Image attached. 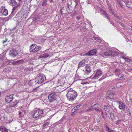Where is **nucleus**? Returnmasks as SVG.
Returning a JSON list of instances; mask_svg holds the SVG:
<instances>
[{"label": "nucleus", "instance_id": "obj_1", "mask_svg": "<svg viewBox=\"0 0 132 132\" xmlns=\"http://www.w3.org/2000/svg\"><path fill=\"white\" fill-rule=\"evenodd\" d=\"M77 95V92L70 88L67 94L68 99L71 101H73L75 99Z\"/></svg>", "mask_w": 132, "mask_h": 132}, {"label": "nucleus", "instance_id": "obj_2", "mask_svg": "<svg viewBox=\"0 0 132 132\" xmlns=\"http://www.w3.org/2000/svg\"><path fill=\"white\" fill-rule=\"evenodd\" d=\"M44 113L43 110L38 109L34 111L32 115V117L34 119H37V118L42 116Z\"/></svg>", "mask_w": 132, "mask_h": 132}, {"label": "nucleus", "instance_id": "obj_3", "mask_svg": "<svg viewBox=\"0 0 132 132\" xmlns=\"http://www.w3.org/2000/svg\"><path fill=\"white\" fill-rule=\"evenodd\" d=\"M29 51L31 52L35 53L39 51L42 48L40 46H38L35 44H31L29 47Z\"/></svg>", "mask_w": 132, "mask_h": 132}, {"label": "nucleus", "instance_id": "obj_4", "mask_svg": "<svg viewBox=\"0 0 132 132\" xmlns=\"http://www.w3.org/2000/svg\"><path fill=\"white\" fill-rule=\"evenodd\" d=\"M45 75L42 73H39L36 78V82L40 84L43 83L45 80Z\"/></svg>", "mask_w": 132, "mask_h": 132}, {"label": "nucleus", "instance_id": "obj_5", "mask_svg": "<svg viewBox=\"0 0 132 132\" xmlns=\"http://www.w3.org/2000/svg\"><path fill=\"white\" fill-rule=\"evenodd\" d=\"M57 95L55 92L51 93L48 96V99L50 102H52L56 100L57 99Z\"/></svg>", "mask_w": 132, "mask_h": 132}, {"label": "nucleus", "instance_id": "obj_6", "mask_svg": "<svg viewBox=\"0 0 132 132\" xmlns=\"http://www.w3.org/2000/svg\"><path fill=\"white\" fill-rule=\"evenodd\" d=\"M67 85L66 83H64L62 85L58 86L59 89L57 90L58 92H61L65 90L68 87H66V86Z\"/></svg>", "mask_w": 132, "mask_h": 132}, {"label": "nucleus", "instance_id": "obj_7", "mask_svg": "<svg viewBox=\"0 0 132 132\" xmlns=\"http://www.w3.org/2000/svg\"><path fill=\"white\" fill-rule=\"evenodd\" d=\"M106 98L108 99L109 98L111 100H114L115 98V95L114 92H108L107 94Z\"/></svg>", "mask_w": 132, "mask_h": 132}, {"label": "nucleus", "instance_id": "obj_8", "mask_svg": "<svg viewBox=\"0 0 132 132\" xmlns=\"http://www.w3.org/2000/svg\"><path fill=\"white\" fill-rule=\"evenodd\" d=\"M0 12L2 15L6 16L8 14V11L5 7H2L0 8Z\"/></svg>", "mask_w": 132, "mask_h": 132}, {"label": "nucleus", "instance_id": "obj_9", "mask_svg": "<svg viewBox=\"0 0 132 132\" xmlns=\"http://www.w3.org/2000/svg\"><path fill=\"white\" fill-rule=\"evenodd\" d=\"M86 70L84 72V75H88L91 72V69L90 66L88 65H86L85 67Z\"/></svg>", "mask_w": 132, "mask_h": 132}, {"label": "nucleus", "instance_id": "obj_10", "mask_svg": "<svg viewBox=\"0 0 132 132\" xmlns=\"http://www.w3.org/2000/svg\"><path fill=\"white\" fill-rule=\"evenodd\" d=\"M122 1L126 5L127 7L132 8V2L131 1H129L128 0H122Z\"/></svg>", "mask_w": 132, "mask_h": 132}, {"label": "nucleus", "instance_id": "obj_11", "mask_svg": "<svg viewBox=\"0 0 132 132\" xmlns=\"http://www.w3.org/2000/svg\"><path fill=\"white\" fill-rule=\"evenodd\" d=\"M97 51L95 49H93L90 51H89L88 52L85 53V55H86L88 56H91L96 54L97 53Z\"/></svg>", "mask_w": 132, "mask_h": 132}, {"label": "nucleus", "instance_id": "obj_12", "mask_svg": "<svg viewBox=\"0 0 132 132\" xmlns=\"http://www.w3.org/2000/svg\"><path fill=\"white\" fill-rule=\"evenodd\" d=\"M80 106H82V105H79L74 107L72 110V112L71 114V115L73 116L75 114L76 111L77 110H79L80 109Z\"/></svg>", "mask_w": 132, "mask_h": 132}, {"label": "nucleus", "instance_id": "obj_13", "mask_svg": "<svg viewBox=\"0 0 132 132\" xmlns=\"http://www.w3.org/2000/svg\"><path fill=\"white\" fill-rule=\"evenodd\" d=\"M13 96L12 95H10L7 96L5 98V101L7 102L10 103L12 101Z\"/></svg>", "mask_w": 132, "mask_h": 132}, {"label": "nucleus", "instance_id": "obj_14", "mask_svg": "<svg viewBox=\"0 0 132 132\" xmlns=\"http://www.w3.org/2000/svg\"><path fill=\"white\" fill-rule=\"evenodd\" d=\"M102 75V72L100 69H98L96 71L95 76L93 77V78L96 79V78L101 76Z\"/></svg>", "mask_w": 132, "mask_h": 132}, {"label": "nucleus", "instance_id": "obj_15", "mask_svg": "<svg viewBox=\"0 0 132 132\" xmlns=\"http://www.w3.org/2000/svg\"><path fill=\"white\" fill-rule=\"evenodd\" d=\"M18 54V52L16 50L13 49L10 51V55L13 57H14L16 56Z\"/></svg>", "mask_w": 132, "mask_h": 132}, {"label": "nucleus", "instance_id": "obj_16", "mask_svg": "<svg viewBox=\"0 0 132 132\" xmlns=\"http://www.w3.org/2000/svg\"><path fill=\"white\" fill-rule=\"evenodd\" d=\"M119 108L122 109L123 111H124L125 109V104L123 103H122L121 102H119Z\"/></svg>", "mask_w": 132, "mask_h": 132}, {"label": "nucleus", "instance_id": "obj_17", "mask_svg": "<svg viewBox=\"0 0 132 132\" xmlns=\"http://www.w3.org/2000/svg\"><path fill=\"white\" fill-rule=\"evenodd\" d=\"M50 55L47 53H45L43 54L40 55L39 56V58H45L48 57Z\"/></svg>", "mask_w": 132, "mask_h": 132}, {"label": "nucleus", "instance_id": "obj_18", "mask_svg": "<svg viewBox=\"0 0 132 132\" xmlns=\"http://www.w3.org/2000/svg\"><path fill=\"white\" fill-rule=\"evenodd\" d=\"M18 101L17 100H15L14 101L11 103L10 104V106L11 107H13L17 105L18 103Z\"/></svg>", "mask_w": 132, "mask_h": 132}, {"label": "nucleus", "instance_id": "obj_19", "mask_svg": "<svg viewBox=\"0 0 132 132\" xmlns=\"http://www.w3.org/2000/svg\"><path fill=\"white\" fill-rule=\"evenodd\" d=\"M0 130L1 132H8V130L4 126L0 127Z\"/></svg>", "mask_w": 132, "mask_h": 132}, {"label": "nucleus", "instance_id": "obj_20", "mask_svg": "<svg viewBox=\"0 0 132 132\" xmlns=\"http://www.w3.org/2000/svg\"><path fill=\"white\" fill-rule=\"evenodd\" d=\"M98 104H97L93 105V108H94L93 109H94L97 112H100V110L98 109Z\"/></svg>", "mask_w": 132, "mask_h": 132}, {"label": "nucleus", "instance_id": "obj_21", "mask_svg": "<svg viewBox=\"0 0 132 132\" xmlns=\"http://www.w3.org/2000/svg\"><path fill=\"white\" fill-rule=\"evenodd\" d=\"M112 50H109L105 52L103 54L105 56H109L112 55Z\"/></svg>", "mask_w": 132, "mask_h": 132}, {"label": "nucleus", "instance_id": "obj_22", "mask_svg": "<svg viewBox=\"0 0 132 132\" xmlns=\"http://www.w3.org/2000/svg\"><path fill=\"white\" fill-rule=\"evenodd\" d=\"M78 87L80 89H82V80H79L77 82Z\"/></svg>", "mask_w": 132, "mask_h": 132}, {"label": "nucleus", "instance_id": "obj_23", "mask_svg": "<svg viewBox=\"0 0 132 132\" xmlns=\"http://www.w3.org/2000/svg\"><path fill=\"white\" fill-rule=\"evenodd\" d=\"M10 5L12 6H15L17 4V2L15 0H10Z\"/></svg>", "mask_w": 132, "mask_h": 132}, {"label": "nucleus", "instance_id": "obj_24", "mask_svg": "<svg viewBox=\"0 0 132 132\" xmlns=\"http://www.w3.org/2000/svg\"><path fill=\"white\" fill-rule=\"evenodd\" d=\"M24 61L23 60H18L15 62H13L12 64H18L21 63H22Z\"/></svg>", "mask_w": 132, "mask_h": 132}, {"label": "nucleus", "instance_id": "obj_25", "mask_svg": "<svg viewBox=\"0 0 132 132\" xmlns=\"http://www.w3.org/2000/svg\"><path fill=\"white\" fill-rule=\"evenodd\" d=\"M33 69L32 67H28L25 68L24 69V71H32Z\"/></svg>", "mask_w": 132, "mask_h": 132}, {"label": "nucleus", "instance_id": "obj_26", "mask_svg": "<svg viewBox=\"0 0 132 132\" xmlns=\"http://www.w3.org/2000/svg\"><path fill=\"white\" fill-rule=\"evenodd\" d=\"M118 2L119 4V6L121 8H124V6L120 0H118Z\"/></svg>", "mask_w": 132, "mask_h": 132}, {"label": "nucleus", "instance_id": "obj_27", "mask_svg": "<svg viewBox=\"0 0 132 132\" xmlns=\"http://www.w3.org/2000/svg\"><path fill=\"white\" fill-rule=\"evenodd\" d=\"M104 109L105 111L109 112L110 111V108L108 105H105L104 106Z\"/></svg>", "mask_w": 132, "mask_h": 132}, {"label": "nucleus", "instance_id": "obj_28", "mask_svg": "<svg viewBox=\"0 0 132 132\" xmlns=\"http://www.w3.org/2000/svg\"><path fill=\"white\" fill-rule=\"evenodd\" d=\"M101 11L102 12V13L105 16L108 15V14L107 13L105 10H104L103 9H101Z\"/></svg>", "mask_w": 132, "mask_h": 132}, {"label": "nucleus", "instance_id": "obj_29", "mask_svg": "<svg viewBox=\"0 0 132 132\" xmlns=\"http://www.w3.org/2000/svg\"><path fill=\"white\" fill-rule=\"evenodd\" d=\"M110 117L111 119L112 120H113L115 118V117L114 115V113L113 112H111L110 113Z\"/></svg>", "mask_w": 132, "mask_h": 132}, {"label": "nucleus", "instance_id": "obj_30", "mask_svg": "<svg viewBox=\"0 0 132 132\" xmlns=\"http://www.w3.org/2000/svg\"><path fill=\"white\" fill-rule=\"evenodd\" d=\"M20 3L19 4H18L15 6L13 7L12 13H13L15 10L16 9L17 10L18 9V7H19V6L20 5Z\"/></svg>", "mask_w": 132, "mask_h": 132}, {"label": "nucleus", "instance_id": "obj_31", "mask_svg": "<svg viewBox=\"0 0 132 132\" xmlns=\"http://www.w3.org/2000/svg\"><path fill=\"white\" fill-rule=\"evenodd\" d=\"M122 58L124 59H126V62H130L131 60L130 59H129L128 58L126 57L123 56L122 57Z\"/></svg>", "mask_w": 132, "mask_h": 132}, {"label": "nucleus", "instance_id": "obj_32", "mask_svg": "<svg viewBox=\"0 0 132 132\" xmlns=\"http://www.w3.org/2000/svg\"><path fill=\"white\" fill-rule=\"evenodd\" d=\"M106 131L109 132H113L114 131L112 130L111 129H110L109 127H106Z\"/></svg>", "mask_w": 132, "mask_h": 132}, {"label": "nucleus", "instance_id": "obj_33", "mask_svg": "<svg viewBox=\"0 0 132 132\" xmlns=\"http://www.w3.org/2000/svg\"><path fill=\"white\" fill-rule=\"evenodd\" d=\"M47 5V1H44L42 3V5L43 6H46Z\"/></svg>", "mask_w": 132, "mask_h": 132}, {"label": "nucleus", "instance_id": "obj_34", "mask_svg": "<svg viewBox=\"0 0 132 132\" xmlns=\"http://www.w3.org/2000/svg\"><path fill=\"white\" fill-rule=\"evenodd\" d=\"M122 120H118L117 121H116V123L117 125H119L120 123L121 122V121Z\"/></svg>", "mask_w": 132, "mask_h": 132}, {"label": "nucleus", "instance_id": "obj_35", "mask_svg": "<svg viewBox=\"0 0 132 132\" xmlns=\"http://www.w3.org/2000/svg\"><path fill=\"white\" fill-rule=\"evenodd\" d=\"M8 64V62H5L2 64V66L3 67Z\"/></svg>", "mask_w": 132, "mask_h": 132}, {"label": "nucleus", "instance_id": "obj_36", "mask_svg": "<svg viewBox=\"0 0 132 132\" xmlns=\"http://www.w3.org/2000/svg\"><path fill=\"white\" fill-rule=\"evenodd\" d=\"M6 68L8 70V72H9L11 71L12 70V68L10 67H8Z\"/></svg>", "mask_w": 132, "mask_h": 132}, {"label": "nucleus", "instance_id": "obj_37", "mask_svg": "<svg viewBox=\"0 0 132 132\" xmlns=\"http://www.w3.org/2000/svg\"><path fill=\"white\" fill-rule=\"evenodd\" d=\"M114 16L116 17V18L118 19L119 20L120 19V18L119 16H118L116 14L114 13V14L113 15Z\"/></svg>", "mask_w": 132, "mask_h": 132}, {"label": "nucleus", "instance_id": "obj_38", "mask_svg": "<svg viewBox=\"0 0 132 132\" xmlns=\"http://www.w3.org/2000/svg\"><path fill=\"white\" fill-rule=\"evenodd\" d=\"M106 18L108 19V20L110 22H111L110 20V18L109 16V15H108L106 16Z\"/></svg>", "mask_w": 132, "mask_h": 132}, {"label": "nucleus", "instance_id": "obj_39", "mask_svg": "<svg viewBox=\"0 0 132 132\" xmlns=\"http://www.w3.org/2000/svg\"><path fill=\"white\" fill-rule=\"evenodd\" d=\"M128 71H129L132 72V68L130 67H129L127 69Z\"/></svg>", "mask_w": 132, "mask_h": 132}, {"label": "nucleus", "instance_id": "obj_40", "mask_svg": "<svg viewBox=\"0 0 132 132\" xmlns=\"http://www.w3.org/2000/svg\"><path fill=\"white\" fill-rule=\"evenodd\" d=\"M82 62L81 61L79 63V64L78 67H82Z\"/></svg>", "mask_w": 132, "mask_h": 132}, {"label": "nucleus", "instance_id": "obj_41", "mask_svg": "<svg viewBox=\"0 0 132 132\" xmlns=\"http://www.w3.org/2000/svg\"><path fill=\"white\" fill-rule=\"evenodd\" d=\"M120 70L119 69H117L115 70V72H120Z\"/></svg>", "mask_w": 132, "mask_h": 132}, {"label": "nucleus", "instance_id": "obj_42", "mask_svg": "<svg viewBox=\"0 0 132 132\" xmlns=\"http://www.w3.org/2000/svg\"><path fill=\"white\" fill-rule=\"evenodd\" d=\"M3 71L4 72H8V70L6 68H4L3 70Z\"/></svg>", "mask_w": 132, "mask_h": 132}, {"label": "nucleus", "instance_id": "obj_43", "mask_svg": "<svg viewBox=\"0 0 132 132\" xmlns=\"http://www.w3.org/2000/svg\"><path fill=\"white\" fill-rule=\"evenodd\" d=\"M110 14H112L113 15L115 13L112 10V11H110Z\"/></svg>", "mask_w": 132, "mask_h": 132}, {"label": "nucleus", "instance_id": "obj_44", "mask_svg": "<svg viewBox=\"0 0 132 132\" xmlns=\"http://www.w3.org/2000/svg\"><path fill=\"white\" fill-rule=\"evenodd\" d=\"M86 79H83V85L84 84H86L88 83V82H85V80H86Z\"/></svg>", "mask_w": 132, "mask_h": 132}, {"label": "nucleus", "instance_id": "obj_45", "mask_svg": "<svg viewBox=\"0 0 132 132\" xmlns=\"http://www.w3.org/2000/svg\"><path fill=\"white\" fill-rule=\"evenodd\" d=\"M91 111H92V110H91V109L90 108V109H88L87 110H86V112H89Z\"/></svg>", "mask_w": 132, "mask_h": 132}, {"label": "nucleus", "instance_id": "obj_46", "mask_svg": "<svg viewBox=\"0 0 132 132\" xmlns=\"http://www.w3.org/2000/svg\"><path fill=\"white\" fill-rule=\"evenodd\" d=\"M49 124V123L48 122H47V123H45L43 125L44 126H45L46 125L48 126Z\"/></svg>", "mask_w": 132, "mask_h": 132}, {"label": "nucleus", "instance_id": "obj_47", "mask_svg": "<svg viewBox=\"0 0 132 132\" xmlns=\"http://www.w3.org/2000/svg\"><path fill=\"white\" fill-rule=\"evenodd\" d=\"M68 1V0H62V1L64 3H65L67 2Z\"/></svg>", "mask_w": 132, "mask_h": 132}, {"label": "nucleus", "instance_id": "obj_48", "mask_svg": "<svg viewBox=\"0 0 132 132\" xmlns=\"http://www.w3.org/2000/svg\"><path fill=\"white\" fill-rule=\"evenodd\" d=\"M109 10L110 11H112V9L110 6H109Z\"/></svg>", "mask_w": 132, "mask_h": 132}, {"label": "nucleus", "instance_id": "obj_49", "mask_svg": "<svg viewBox=\"0 0 132 132\" xmlns=\"http://www.w3.org/2000/svg\"><path fill=\"white\" fill-rule=\"evenodd\" d=\"M119 23L120 25L122 26H123V24L121 22H119Z\"/></svg>", "mask_w": 132, "mask_h": 132}, {"label": "nucleus", "instance_id": "obj_50", "mask_svg": "<svg viewBox=\"0 0 132 132\" xmlns=\"http://www.w3.org/2000/svg\"><path fill=\"white\" fill-rule=\"evenodd\" d=\"M7 40V39H6V40H3V44H4L5 43H6Z\"/></svg>", "mask_w": 132, "mask_h": 132}, {"label": "nucleus", "instance_id": "obj_51", "mask_svg": "<svg viewBox=\"0 0 132 132\" xmlns=\"http://www.w3.org/2000/svg\"><path fill=\"white\" fill-rule=\"evenodd\" d=\"M123 77V75H122L121 77L119 78V80H121V79H122Z\"/></svg>", "mask_w": 132, "mask_h": 132}, {"label": "nucleus", "instance_id": "obj_52", "mask_svg": "<svg viewBox=\"0 0 132 132\" xmlns=\"http://www.w3.org/2000/svg\"><path fill=\"white\" fill-rule=\"evenodd\" d=\"M110 22L111 24L112 25H113L114 26V23L113 22H112V21H111V22Z\"/></svg>", "mask_w": 132, "mask_h": 132}, {"label": "nucleus", "instance_id": "obj_53", "mask_svg": "<svg viewBox=\"0 0 132 132\" xmlns=\"http://www.w3.org/2000/svg\"><path fill=\"white\" fill-rule=\"evenodd\" d=\"M22 113L21 112H19V116L20 117H21V114Z\"/></svg>", "mask_w": 132, "mask_h": 132}, {"label": "nucleus", "instance_id": "obj_54", "mask_svg": "<svg viewBox=\"0 0 132 132\" xmlns=\"http://www.w3.org/2000/svg\"><path fill=\"white\" fill-rule=\"evenodd\" d=\"M76 19L77 20H79L80 19V17H77Z\"/></svg>", "mask_w": 132, "mask_h": 132}, {"label": "nucleus", "instance_id": "obj_55", "mask_svg": "<svg viewBox=\"0 0 132 132\" xmlns=\"http://www.w3.org/2000/svg\"><path fill=\"white\" fill-rule=\"evenodd\" d=\"M100 110V111L101 112V114L102 115H103V112L102 111V110Z\"/></svg>", "mask_w": 132, "mask_h": 132}, {"label": "nucleus", "instance_id": "obj_56", "mask_svg": "<svg viewBox=\"0 0 132 132\" xmlns=\"http://www.w3.org/2000/svg\"><path fill=\"white\" fill-rule=\"evenodd\" d=\"M93 38H94V39L95 40H96V39H97V38L96 37H94V36H93Z\"/></svg>", "mask_w": 132, "mask_h": 132}, {"label": "nucleus", "instance_id": "obj_57", "mask_svg": "<svg viewBox=\"0 0 132 132\" xmlns=\"http://www.w3.org/2000/svg\"><path fill=\"white\" fill-rule=\"evenodd\" d=\"M76 2V3L77 4L78 3V1H76V0H75Z\"/></svg>", "mask_w": 132, "mask_h": 132}, {"label": "nucleus", "instance_id": "obj_58", "mask_svg": "<svg viewBox=\"0 0 132 132\" xmlns=\"http://www.w3.org/2000/svg\"><path fill=\"white\" fill-rule=\"evenodd\" d=\"M102 117L103 118H104V117L103 115H102Z\"/></svg>", "mask_w": 132, "mask_h": 132}, {"label": "nucleus", "instance_id": "obj_59", "mask_svg": "<svg viewBox=\"0 0 132 132\" xmlns=\"http://www.w3.org/2000/svg\"><path fill=\"white\" fill-rule=\"evenodd\" d=\"M116 80H119V79H116Z\"/></svg>", "mask_w": 132, "mask_h": 132}, {"label": "nucleus", "instance_id": "obj_60", "mask_svg": "<svg viewBox=\"0 0 132 132\" xmlns=\"http://www.w3.org/2000/svg\"><path fill=\"white\" fill-rule=\"evenodd\" d=\"M19 2H20L22 1V0H18Z\"/></svg>", "mask_w": 132, "mask_h": 132}, {"label": "nucleus", "instance_id": "obj_61", "mask_svg": "<svg viewBox=\"0 0 132 132\" xmlns=\"http://www.w3.org/2000/svg\"><path fill=\"white\" fill-rule=\"evenodd\" d=\"M83 31H84V28H83Z\"/></svg>", "mask_w": 132, "mask_h": 132}, {"label": "nucleus", "instance_id": "obj_62", "mask_svg": "<svg viewBox=\"0 0 132 132\" xmlns=\"http://www.w3.org/2000/svg\"><path fill=\"white\" fill-rule=\"evenodd\" d=\"M105 114H106V115H107V113H106H106H105Z\"/></svg>", "mask_w": 132, "mask_h": 132}]
</instances>
